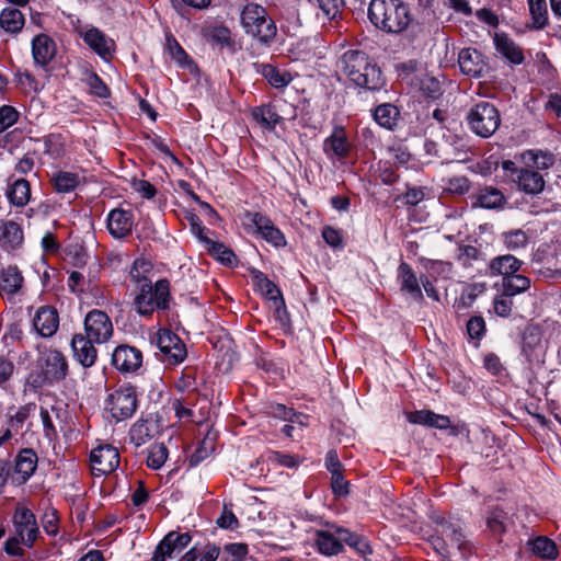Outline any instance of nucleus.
Returning a JSON list of instances; mask_svg holds the SVG:
<instances>
[{
	"instance_id": "dca6fc26",
	"label": "nucleus",
	"mask_w": 561,
	"mask_h": 561,
	"mask_svg": "<svg viewBox=\"0 0 561 561\" xmlns=\"http://www.w3.org/2000/svg\"><path fill=\"white\" fill-rule=\"evenodd\" d=\"M191 536L188 534H168L158 545L152 561H165L180 554L190 543Z\"/></svg>"
},
{
	"instance_id": "052dcab7",
	"label": "nucleus",
	"mask_w": 561,
	"mask_h": 561,
	"mask_svg": "<svg viewBox=\"0 0 561 561\" xmlns=\"http://www.w3.org/2000/svg\"><path fill=\"white\" fill-rule=\"evenodd\" d=\"M19 118V112L10 106L3 105L0 107V133L5 131L13 126Z\"/></svg>"
},
{
	"instance_id": "0e129e2a",
	"label": "nucleus",
	"mask_w": 561,
	"mask_h": 561,
	"mask_svg": "<svg viewBox=\"0 0 561 561\" xmlns=\"http://www.w3.org/2000/svg\"><path fill=\"white\" fill-rule=\"evenodd\" d=\"M322 238L325 241V243L333 249L343 247L342 231L336 228H333L331 226H325L322 229Z\"/></svg>"
},
{
	"instance_id": "1a4fd4ad",
	"label": "nucleus",
	"mask_w": 561,
	"mask_h": 561,
	"mask_svg": "<svg viewBox=\"0 0 561 561\" xmlns=\"http://www.w3.org/2000/svg\"><path fill=\"white\" fill-rule=\"evenodd\" d=\"M243 226L249 232H257L276 248L285 247L287 243L284 233L274 226L270 218L260 213H247Z\"/></svg>"
},
{
	"instance_id": "69168bd1",
	"label": "nucleus",
	"mask_w": 561,
	"mask_h": 561,
	"mask_svg": "<svg viewBox=\"0 0 561 561\" xmlns=\"http://www.w3.org/2000/svg\"><path fill=\"white\" fill-rule=\"evenodd\" d=\"M483 366L489 373H491L494 376H500L504 370L500 357L494 353H488L484 355Z\"/></svg>"
},
{
	"instance_id": "aec40b11",
	"label": "nucleus",
	"mask_w": 561,
	"mask_h": 561,
	"mask_svg": "<svg viewBox=\"0 0 561 561\" xmlns=\"http://www.w3.org/2000/svg\"><path fill=\"white\" fill-rule=\"evenodd\" d=\"M339 526H330L328 529L314 533V545L319 553L325 557H333L342 552L344 540L336 533Z\"/></svg>"
},
{
	"instance_id": "5fc2aeb1",
	"label": "nucleus",
	"mask_w": 561,
	"mask_h": 561,
	"mask_svg": "<svg viewBox=\"0 0 561 561\" xmlns=\"http://www.w3.org/2000/svg\"><path fill=\"white\" fill-rule=\"evenodd\" d=\"M425 268L428 273L427 276L437 282L439 278H449L453 266L449 262L430 260L426 262Z\"/></svg>"
},
{
	"instance_id": "ddd939ff",
	"label": "nucleus",
	"mask_w": 561,
	"mask_h": 561,
	"mask_svg": "<svg viewBox=\"0 0 561 561\" xmlns=\"http://www.w3.org/2000/svg\"><path fill=\"white\" fill-rule=\"evenodd\" d=\"M90 462L95 476L108 474L119 466L118 449L108 444L100 445L92 449Z\"/></svg>"
},
{
	"instance_id": "79ce46f5",
	"label": "nucleus",
	"mask_w": 561,
	"mask_h": 561,
	"mask_svg": "<svg viewBox=\"0 0 561 561\" xmlns=\"http://www.w3.org/2000/svg\"><path fill=\"white\" fill-rule=\"evenodd\" d=\"M261 73L275 89L285 88L293 80V77L288 71L276 68L272 65H263L261 68Z\"/></svg>"
},
{
	"instance_id": "393cba45",
	"label": "nucleus",
	"mask_w": 561,
	"mask_h": 561,
	"mask_svg": "<svg viewBox=\"0 0 561 561\" xmlns=\"http://www.w3.org/2000/svg\"><path fill=\"white\" fill-rule=\"evenodd\" d=\"M94 341L87 335L76 334L71 341L75 358L84 367H91L96 359L98 353L93 346Z\"/></svg>"
},
{
	"instance_id": "37998d69",
	"label": "nucleus",
	"mask_w": 561,
	"mask_h": 561,
	"mask_svg": "<svg viewBox=\"0 0 561 561\" xmlns=\"http://www.w3.org/2000/svg\"><path fill=\"white\" fill-rule=\"evenodd\" d=\"M151 273H152V264L150 261L146 259H137L135 260L130 272L129 277L135 283L136 288L141 287V285L151 283Z\"/></svg>"
},
{
	"instance_id": "a878e982",
	"label": "nucleus",
	"mask_w": 561,
	"mask_h": 561,
	"mask_svg": "<svg viewBox=\"0 0 561 561\" xmlns=\"http://www.w3.org/2000/svg\"><path fill=\"white\" fill-rule=\"evenodd\" d=\"M32 55L36 65L47 66L56 55V44L46 34H38L32 39Z\"/></svg>"
},
{
	"instance_id": "9b49d317",
	"label": "nucleus",
	"mask_w": 561,
	"mask_h": 561,
	"mask_svg": "<svg viewBox=\"0 0 561 561\" xmlns=\"http://www.w3.org/2000/svg\"><path fill=\"white\" fill-rule=\"evenodd\" d=\"M352 144L343 126L335 125L323 140L322 151L331 162H341L348 157Z\"/></svg>"
},
{
	"instance_id": "603ef678",
	"label": "nucleus",
	"mask_w": 561,
	"mask_h": 561,
	"mask_svg": "<svg viewBox=\"0 0 561 561\" xmlns=\"http://www.w3.org/2000/svg\"><path fill=\"white\" fill-rule=\"evenodd\" d=\"M203 242L206 245L208 252L218 261L224 264L230 265L234 260V254L231 250L226 248L222 243L210 240L209 238H204Z\"/></svg>"
},
{
	"instance_id": "de8ad7c7",
	"label": "nucleus",
	"mask_w": 561,
	"mask_h": 561,
	"mask_svg": "<svg viewBox=\"0 0 561 561\" xmlns=\"http://www.w3.org/2000/svg\"><path fill=\"white\" fill-rule=\"evenodd\" d=\"M503 291L505 296H516L530 287V279L522 274L515 273L503 278Z\"/></svg>"
},
{
	"instance_id": "c85d7f7f",
	"label": "nucleus",
	"mask_w": 561,
	"mask_h": 561,
	"mask_svg": "<svg viewBox=\"0 0 561 561\" xmlns=\"http://www.w3.org/2000/svg\"><path fill=\"white\" fill-rule=\"evenodd\" d=\"M23 231L19 224L12 220L0 225V247L5 251H13L23 242Z\"/></svg>"
},
{
	"instance_id": "0eeeda50",
	"label": "nucleus",
	"mask_w": 561,
	"mask_h": 561,
	"mask_svg": "<svg viewBox=\"0 0 561 561\" xmlns=\"http://www.w3.org/2000/svg\"><path fill=\"white\" fill-rule=\"evenodd\" d=\"M138 407L136 390L131 386H122L110 393L105 401V410L115 422L130 419Z\"/></svg>"
},
{
	"instance_id": "bf43d9fd",
	"label": "nucleus",
	"mask_w": 561,
	"mask_h": 561,
	"mask_svg": "<svg viewBox=\"0 0 561 561\" xmlns=\"http://www.w3.org/2000/svg\"><path fill=\"white\" fill-rule=\"evenodd\" d=\"M87 84L90 88L91 93L99 98H107L110 90L103 80L94 72H91L85 78Z\"/></svg>"
},
{
	"instance_id": "ea45409f",
	"label": "nucleus",
	"mask_w": 561,
	"mask_h": 561,
	"mask_svg": "<svg viewBox=\"0 0 561 561\" xmlns=\"http://www.w3.org/2000/svg\"><path fill=\"white\" fill-rule=\"evenodd\" d=\"M24 23V15L15 8H5L0 13V26L8 33L16 34L21 32Z\"/></svg>"
},
{
	"instance_id": "39448f33",
	"label": "nucleus",
	"mask_w": 561,
	"mask_h": 561,
	"mask_svg": "<svg viewBox=\"0 0 561 561\" xmlns=\"http://www.w3.org/2000/svg\"><path fill=\"white\" fill-rule=\"evenodd\" d=\"M240 22L244 32L263 44H270L276 36V25L268 16L266 9L257 3H247L240 13Z\"/></svg>"
},
{
	"instance_id": "5701e85b",
	"label": "nucleus",
	"mask_w": 561,
	"mask_h": 561,
	"mask_svg": "<svg viewBox=\"0 0 561 561\" xmlns=\"http://www.w3.org/2000/svg\"><path fill=\"white\" fill-rule=\"evenodd\" d=\"M493 44L496 51L513 65H522L525 60L522 47L506 33H495Z\"/></svg>"
},
{
	"instance_id": "49530a36",
	"label": "nucleus",
	"mask_w": 561,
	"mask_h": 561,
	"mask_svg": "<svg viewBox=\"0 0 561 561\" xmlns=\"http://www.w3.org/2000/svg\"><path fill=\"white\" fill-rule=\"evenodd\" d=\"M51 181L58 193H69L79 185L80 178L73 172L58 171L53 174Z\"/></svg>"
},
{
	"instance_id": "58836bf2",
	"label": "nucleus",
	"mask_w": 561,
	"mask_h": 561,
	"mask_svg": "<svg viewBox=\"0 0 561 561\" xmlns=\"http://www.w3.org/2000/svg\"><path fill=\"white\" fill-rule=\"evenodd\" d=\"M399 115L400 112L397 106L390 103L380 104L374 111V119L376 123L390 130L397 126Z\"/></svg>"
},
{
	"instance_id": "f8f14e48",
	"label": "nucleus",
	"mask_w": 561,
	"mask_h": 561,
	"mask_svg": "<svg viewBox=\"0 0 561 561\" xmlns=\"http://www.w3.org/2000/svg\"><path fill=\"white\" fill-rule=\"evenodd\" d=\"M85 335L98 344L107 342L113 335V324L106 312L91 310L84 318Z\"/></svg>"
},
{
	"instance_id": "c756f323",
	"label": "nucleus",
	"mask_w": 561,
	"mask_h": 561,
	"mask_svg": "<svg viewBox=\"0 0 561 561\" xmlns=\"http://www.w3.org/2000/svg\"><path fill=\"white\" fill-rule=\"evenodd\" d=\"M516 183L519 190L531 195L539 194L545 187V180L542 175L531 169L518 170Z\"/></svg>"
},
{
	"instance_id": "a211bd4d",
	"label": "nucleus",
	"mask_w": 561,
	"mask_h": 561,
	"mask_svg": "<svg viewBox=\"0 0 561 561\" xmlns=\"http://www.w3.org/2000/svg\"><path fill=\"white\" fill-rule=\"evenodd\" d=\"M112 364L122 373H134L142 364V354L136 347L119 345L112 354Z\"/></svg>"
},
{
	"instance_id": "864d4df0",
	"label": "nucleus",
	"mask_w": 561,
	"mask_h": 561,
	"mask_svg": "<svg viewBox=\"0 0 561 561\" xmlns=\"http://www.w3.org/2000/svg\"><path fill=\"white\" fill-rule=\"evenodd\" d=\"M165 49L170 57L181 67L190 65V57L171 34L165 36Z\"/></svg>"
},
{
	"instance_id": "6e6d98bb",
	"label": "nucleus",
	"mask_w": 561,
	"mask_h": 561,
	"mask_svg": "<svg viewBox=\"0 0 561 561\" xmlns=\"http://www.w3.org/2000/svg\"><path fill=\"white\" fill-rule=\"evenodd\" d=\"M336 533L341 536L345 543L355 548L362 554L371 553V549L366 540L352 534L345 528H336Z\"/></svg>"
},
{
	"instance_id": "338daca9",
	"label": "nucleus",
	"mask_w": 561,
	"mask_h": 561,
	"mask_svg": "<svg viewBox=\"0 0 561 561\" xmlns=\"http://www.w3.org/2000/svg\"><path fill=\"white\" fill-rule=\"evenodd\" d=\"M511 296H505L503 293L502 296L496 297L494 299L493 308L494 312L500 317H507L511 313L513 302L511 300Z\"/></svg>"
},
{
	"instance_id": "a18cd8bd",
	"label": "nucleus",
	"mask_w": 561,
	"mask_h": 561,
	"mask_svg": "<svg viewBox=\"0 0 561 561\" xmlns=\"http://www.w3.org/2000/svg\"><path fill=\"white\" fill-rule=\"evenodd\" d=\"M156 425L148 420H138L130 428V439L136 446L146 444L152 436Z\"/></svg>"
},
{
	"instance_id": "f03ea898",
	"label": "nucleus",
	"mask_w": 561,
	"mask_h": 561,
	"mask_svg": "<svg viewBox=\"0 0 561 561\" xmlns=\"http://www.w3.org/2000/svg\"><path fill=\"white\" fill-rule=\"evenodd\" d=\"M435 551L446 560L466 559L471 545L463 534V524L459 519H443L431 540Z\"/></svg>"
},
{
	"instance_id": "4d7b16f0",
	"label": "nucleus",
	"mask_w": 561,
	"mask_h": 561,
	"mask_svg": "<svg viewBox=\"0 0 561 561\" xmlns=\"http://www.w3.org/2000/svg\"><path fill=\"white\" fill-rule=\"evenodd\" d=\"M314 2L323 16L330 20L336 19L344 7V0H314Z\"/></svg>"
},
{
	"instance_id": "f704fd0d",
	"label": "nucleus",
	"mask_w": 561,
	"mask_h": 561,
	"mask_svg": "<svg viewBox=\"0 0 561 561\" xmlns=\"http://www.w3.org/2000/svg\"><path fill=\"white\" fill-rule=\"evenodd\" d=\"M257 287L261 293L275 305L277 313L285 312V302L278 287L263 274L256 276Z\"/></svg>"
},
{
	"instance_id": "473e14b6",
	"label": "nucleus",
	"mask_w": 561,
	"mask_h": 561,
	"mask_svg": "<svg viewBox=\"0 0 561 561\" xmlns=\"http://www.w3.org/2000/svg\"><path fill=\"white\" fill-rule=\"evenodd\" d=\"M473 206L485 209L502 208L506 202L504 194L492 186L484 187L476 195Z\"/></svg>"
},
{
	"instance_id": "4be33fe9",
	"label": "nucleus",
	"mask_w": 561,
	"mask_h": 561,
	"mask_svg": "<svg viewBox=\"0 0 561 561\" xmlns=\"http://www.w3.org/2000/svg\"><path fill=\"white\" fill-rule=\"evenodd\" d=\"M33 327L42 337L53 336L59 327V316L55 308L41 307L33 319Z\"/></svg>"
},
{
	"instance_id": "2eb2a0df",
	"label": "nucleus",
	"mask_w": 561,
	"mask_h": 561,
	"mask_svg": "<svg viewBox=\"0 0 561 561\" xmlns=\"http://www.w3.org/2000/svg\"><path fill=\"white\" fill-rule=\"evenodd\" d=\"M30 405L19 408L11 407L5 414V427L1 430L0 446H3L14 435L21 434L26 420L31 413Z\"/></svg>"
},
{
	"instance_id": "6e6552de",
	"label": "nucleus",
	"mask_w": 561,
	"mask_h": 561,
	"mask_svg": "<svg viewBox=\"0 0 561 561\" xmlns=\"http://www.w3.org/2000/svg\"><path fill=\"white\" fill-rule=\"evenodd\" d=\"M13 535L20 537L23 546L32 548L41 535L34 513L24 505L19 504L12 514Z\"/></svg>"
},
{
	"instance_id": "e2e57ef3",
	"label": "nucleus",
	"mask_w": 561,
	"mask_h": 561,
	"mask_svg": "<svg viewBox=\"0 0 561 561\" xmlns=\"http://www.w3.org/2000/svg\"><path fill=\"white\" fill-rule=\"evenodd\" d=\"M214 451L213 440L205 438L190 458L191 466H197Z\"/></svg>"
},
{
	"instance_id": "20e7f679",
	"label": "nucleus",
	"mask_w": 561,
	"mask_h": 561,
	"mask_svg": "<svg viewBox=\"0 0 561 561\" xmlns=\"http://www.w3.org/2000/svg\"><path fill=\"white\" fill-rule=\"evenodd\" d=\"M171 301L170 282L161 278L135 288L133 309L141 317H150L154 312L168 310Z\"/></svg>"
},
{
	"instance_id": "774afa93",
	"label": "nucleus",
	"mask_w": 561,
	"mask_h": 561,
	"mask_svg": "<svg viewBox=\"0 0 561 561\" xmlns=\"http://www.w3.org/2000/svg\"><path fill=\"white\" fill-rule=\"evenodd\" d=\"M131 186L135 192L147 199L153 198L157 193L154 186L146 180H134Z\"/></svg>"
},
{
	"instance_id": "8fccbe9b",
	"label": "nucleus",
	"mask_w": 561,
	"mask_h": 561,
	"mask_svg": "<svg viewBox=\"0 0 561 561\" xmlns=\"http://www.w3.org/2000/svg\"><path fill=\"white\" fill-rule=\"evenodd\" d=\"M169 456L168 448L164 444H152L147 453V466L152 470H159L163 467Z\"/></svg>"
},
{
	"instance_id": "7ed1b4c3",
	"label": "nucleus",
	"mask_w": 561,
	"mask_h": 561,
	"mask_svg": "<svg viewBox=\"0 0 561 561\" xmlns=\"http://www.w3.org/2000/svg\"><path fill=\"white\" fill-rule=\"evenodd\" d=\"M368 18L377 28L387 33H400L410 23L409 8L400 0H371Z\"/></svg>"
},
{
	"instance_id": "6ab92c4d",
	"label": "nucleus",
	"mask_w": 561,
	"mask_h": 561,
	"mask_svg": "<svg viewBox=\"0 0 561 561\" xmlns=\"http://www.w3.org/2000/svg\"><path fill=\"white\" fill-rule=\"evenodd\" d=\"M458 65L463 75L473 78L482 77L488 68L484 56L474 48L461 49L458 55Z\"/></svg>"
},
{
	"instance_id": "4468645a",
	"label": "nucleus",
	"mask_w": 561,
	"mask_h": 561,
	"mask_svg": "<svg viewBox=\"0 0 561 561\" xmlns=\"http://www.w3.org/2000/svg\"><path fill=\"white\" fill-rule=\"evenodd\" d=\"M157 344L163 355V360L169 365H178L186 357V348L181 339L169 330L158 333Z\"/></svg>"
},
{
	"instance_id": "4c0bfd02",
	"label": "nucleus",
	"mask_w": 561,
	"mask_h": 561,
	"mask_svg": "<svg viewBox=\"0 0 561 561\" xmlns=\"http://www.w3.org/2000/svg\"><path fill=\"white\" fill-rule=\"evenodd\" d=\"M9 202L15 207L25 206L31 198V188L26 180H15L7 191Z\"/></svg>"
},
{
	"instance_id": "13d9d810",
	"label": "nucleus",
	"mask_w": 561,
	"mask_h": 561,
	"mask_svg": "<svg viewBox=\"0 0 561 561\" xmlns=\"http://www.w3.org/2000/svg\"><path fill=\"white\" fill-rule=\"evenodd\" d=\"M248 554V546L237 542L224 547L222 558L225 561H243Z\"/></svg>"
},
{
	"instance_id": "e433bc0d",
	"label": "nucleus",
	"mask_w": 561,
	"mask_h": 561,
	"mask_svg": "<svg viewBox=\"0 0 561 561\" xmlns=\"http://www.w3.org/2000/svg\"><path fill=\"white\" fill-rule=\"evenodd\" d=\"M251 115L253 119L263 128L272 130L282 121L275 106L271 104L256 106L252 110Z\"/></svg>"
},
{
	"instance_id": "680f3d73",
	"label": "nucleus",
	"mask_w": 561,
	"mask_h": 561,
	"mask_svg": "<svg viewBox=\"0 0 561 561\" xmlns=\"http://www.w3.org/2000/svg\"><path fill=\"white\" fill-rule=\"evenodd\" d=\"M469 181L466 176H454L445 181L444 190L449 193L462 195L469 191Z\"/></svg>"
},
{
	"instance_id": "bb28decb",
	"label": "nucleus",
	"mask_w": 561,
	"mask_h": 561,
	"mask_svg": "<svg viewBox=\"0 0 561 561\" xmlns=\"http://www.w3.org/2000/svg\"><path fill=\"white\" fill-rule=\"evenodd\" d=\"M84 43L103 59L111 57L114 42L96 27L87 30L83 35Z\"/></svg>"
},
{
	"instance_id": "c9c22d12",
	"label": "nucleus",
	"mask_w": 561,
	"mask_h": 561,
	"mask_svg": "<svg viewBox=\"0 0 561 561\" xmlns=\"http://www.w3.org/2000/svg\"><path fill=\"white\" fill-rule=\"evenodd\" d=\"M528 11L531 30H543L549 23L548 7L546 0H528Z\"/></svg>"
},
{
	"instance_id": "cd10ccee",
	"label": "nucleus",
	"mask_w": 561,
	"mask_h": 561,
	"mask_svg": "<svg viewBox=\"0 0 561 561\" xmlns=\"http://www.w3.org/2000/svg\"><path fill=\"white\" fill-rule=\"evenodd\" d=\"M398 278L400 280V288L403 293L410 295V297L416 301L423 300V291L420 286L421 282L417 279L409 264L402 262L399 265Z\"/></svg>"
},
{
	"instance_id": "f3484780",
	"label": "nucleus",
	"mask_w": 561,
	"mask_h": 561,
	"mask_svg": "<svg viewBox=\"0 0 561 561\" xmlns=\"http://www.w3.org/2000/svg\"><path fill=\"white\" fill-rule=\"evenodd\" d=\"M24 277L16 265H8L0 271V296L12 301L22 293Z\"/></svg>"
},
{
	"instance_id": "412c9836",
	"label": "nucleus",
	"mask_w": 561,
	"mask_h": 561,
	"mask_svg": "<svg viewBox=\"0 0 561 561\" xmlns=\"http://www.w3.org/2000/svg\"><path fill=\"white\" fill-rule=\"evenodd\" d=\"M110 233L116 238H125L131 233L134 227V214L123 208L112 209L106 219Z\"/></svg>"
},
{
	"instance_id": "423d86ee",
	"label": "nucleus",
	"mask_w": 561,
	"mask_h": 561,
	"mask_svg": "<svg viewBox=\"0 0 561 561\" xmlns=\"http://www.w3.org/2000/svg\"><path fill=\"white\" fill-rule=\"evenodd\" d=\"M470 129L482 138L491 137L499 128L501 117L497 108L485 101L476 104L468 114Z\"/></svg>"
},
{
	"instance_id": "c03bdc74",
	"label": "nucleus",
	"mask_w": 561,
	"mask_h": 561,
	"mask_svg": "<svg viewBox=\"0 0 561 561\" xmlns=\"http://www.w3.org/2000/svg\"><path fill=\"white\" fill-rule=\"evenodd\" d=\"M522 355L530 365L543 363L545 347L540 339L525 337L522 347Z\"/></svg>"
},
{
	"instance_id": "2f4dec72",
	"label": "nucleus",
	"mask_w": 561,
	"mask_h": 561,
	"mask_svg": "<svg viewBox=\"0 0 561 561\" xmlns=\"http://www.w3.org/2000/svg\"><path fill=\"white\" fill-rule=\"evenodd\" d=\"M520 266V260L512 254H504L491 260L489 264V272L492 276L502 275L503 278H506V276L517 273Z\"/></svg>"
},
{
	"instance_id": "7c9ffc66",
	"label": "nucleus",
	"mask_w": 561,
	"mask_h": 561,
	"mask_svg": "<svg viewBox=\"0 0 561 561\" xmlns=\"http://www.w3.org/2000/svg\"><path fill=\"white\" fill-rule=\"evenodd\" d=\"M407 419L412 424L426 425L439 430L448 428L450 425V420L447 416L436 414L430 410L410 412Z\"/></svg>"
},
{
	"instance_id": "72a5a7b5",
	"label": "nucleus",
	"mask_w": 561,
	"mask_h": 561,
	"mask_svg": "<svg viewBox=\"0 0 561 561\" xmlns=\"http://www.w3.org/2000/svg\"><path fill=\"white\" fill-rule=\"evenodd\" d=\"M529 234L524 229H511L501 233V241L505 249L512 252L520 253L529 244Z\"/></svg>"
},
{
	"instance_id": "9d476101",
	"label": "nucleus",
	"mask_w": 561,
	"mask_h": 561,
	"mask_svg": "<svg viewBox=\"0 0 561 561\" xmlns=\"http://www.w3.org/2000/svg\"><path fill=\"white\" fill-rule=\"evenodd\" d=\"M38 367L48 382H57L67 376L68 364L61 352L55 348H44L38 353Z\"/></svg>"
},
{
	"instance_id": "a19ab883",
	"label": "nucleus",
	"mask_w": 561,
	"mask_h": 561,
	"mask_svg": "<svg viewBox=\"0 0 561 561\" xmlns=\"http://www.w3.org/2000/svg\"><path fill=\"white\" fill-rule=\"evenodd\" d=\"M531 552L541 559L554 560L558 554V548L553 540L548 537L539 536L528 542Z\"/></svg>"
},
{
	"instance_id": "3c124183",
	"label": "nucleus",
	"mask_w": 561,
	"mask_h": 561,
	"mask_svg": "<svg viewBox=\"0 0 561 561\" xmlns=\"http://www.w3.org/2000/svg\"><path fill=\"white\" fill-rule=\"evenodd\" d=\"M485 321L480 316L471 317L466 324L467 337L470 342H473L474 346H478L481 339L485 334Z\"/></svg>"
},
{
	"instance_id": "f257e3e1",
	"label": "nucleus",
	"mask_w": 561,
	"mask_h": 561,
	"mask_svg": "<svg viewBox=\"0 0 561 561\" xmlns=\"http://www.w3.org/2000/svg\"><path fill=\"white\" fill-rule=\"evenodd\" d=\"M337 76L355 88L378 91L383 84L379 67L362 50H347L336 64Z\"/></svg>"
},
{
	"instance_id": "b1692460",
	"label": "nucleus",
	"mask_w": 561,
	"mask_h": 561,
	"mask_svg": "<svg viewBox=\"0 0 561 561\" xmlns=\"http://www.w3.org/2000/svg\"><path fill=\"white\" fill-rule=\"evenodd\" d=\"M38 457L32 448L22 449L15 457L14 480L25 483L37 468Z\"/></svg>"
},
{
	"instance_id": "09e8293b",
	"label": "nucleus",
	"mask_w": 561,
	"mask_h": 561,
	"mask_svg": "<svg viewBox=\"0 0 561 561\" xmlns=\"http://www.w3.org/2000/svg\"><path fill=\"white\" fill-rule=\"evenodd\" d=\"M270 413L276 419L291 423H298L299 426H306L308 424L307 415L296 413L293 409H289L283 404L272 405Z\"/></svg>"
}]
</instances>
